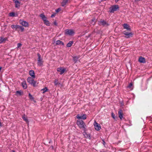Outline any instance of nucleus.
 I'll return each mask as SVG.
<instances>
[{
	"instance_id": "7ed1b4c3",
	"label": "nucleus",
	"mask_w": 152,
	"mask_h": 152,
	"mask_svg": "<svg viewBox=\"0 0 152 152\" xmlns=\"http://www.w3.org/2000/svg\"><path fill=\"white\" fill-rule=\"evenodd\" d=\"M119 9L118 5H113L110 8V11L111 13H113L114 12L116 11Z\"/></svg>"
},
{
	"instance_id": "a211bd4d",
	"label": "nucleus",
	"mask_w": 152,
	"mask_h": 152,
	"mask_svg": "<svg viewBox=\"0 0 152 152\" xmlns=\"http://www.w3.org/2000/svg\"><path fill=\"white\" fill-rule=\"evenodd\" d=\"M19 26V25H11V27L12 29L16 30L18 28Z\"/></svg>"
},
{
	"instance_id": "c03bdc74",
	"label": "nucleus",
	"mask_w": 152,
	"mask_h": 152,
	"mask_svg": "<svg viewBox=\"0 0 152 152\" xmlns=\"http://www.w3.org/2000/svg\"><path fill=\"white\" fill-rule=\"evenodd\" d=\"M103 142H104V143H105L104 141L103 140Z\"/></svg>"
},
{
	"instance_id": "f8f14e48",
	"label": "nucleus",
	"mask_w": 152,
	"mask_h": 152,
	"mask_svg": "<svg viewBox=\"0 0 152 152\" xmlns=\"http://www.w3.org/2000/svg\"><path fill=\"white\" fill-rule=\"evenodd\" d=\"M29 75L33 78H35L34 71L33 70H31L29 71Z\"/></svg>"
},
{
	"instance_id": "4468645a",
	"label": "nucleus",
	"mask_w": 152,
	"mask_h": 152,
	"mask_svg": "<svg viewBox=\"0 0 152 152\" xmlns=\"http://www.w3.org/2000/svg\"><path fill=\"white\" fill-rule=\"evenodd\" d=\"M119 117L121 119H122L123 118V112L121 110H120L118 112Z\"/></svg>"
},
{
	"instance_id": "37998d69",
	"label": "nucleus",
	"mask_w": 152,
	"mask_h": 152,
	"mask_svg": "<svg viewBox=\"0 0 152 152\" xmlns=\"http://www.w3.org/2000/svg\"><path fill=\"white\" fill-rule=\"evenodd\" d=\"M54 24L55 25H56V22H54Z\"/></svg>"
},
{
	"instance_id": "2eb2a0df",
	"label": "nucleus",
	"mask_w": 152,
	"mask_h": 152,
	"mask_svg": "<svg viewBox=\"0 0 152 152\" xmlns=\"http://www.w3.org/2000/svg\"><path fill=\"white\" fill-rule=\"evenodd\" d=\"M123 26L124 28L128 30H130L129 26L128 24H124L123 25Z\"/></svg>"
},
{
	"instance_id": "72a5a7b5",
	"label": "nucleus",
	"mask_w": 152,
	"mask_h": 152,
	"mask_svg": "<svg viewBox=\"0 0 152 152\" xmlns=\"http://www.w3.org/2000/svg\"><path fill=\"white\" fill-rule=\"evenodd\" d=\"M95 23V20H92V23H91V24L92 25H94Z\"/></svg>"
},
{
	"instance_id": "20e7f679",
	"label": "nucleus",
	"mask_w": 152,
	"mask_h": 152,
	"mask_svg": "<svg viewBox=\"0 0 152 152\" xmlns=\"http://www.w3.org/2000/svg\"><path fill=\"white\" fill-rule=\"evenodd\" d=\"M64 33L66 35L72 36L74 34L75 32L72 29H67L65 30Z\"/></svg>"
},
{
	"instance_id": "5701e85b",
	"label": "nucleus",
	"mask_w": 152,
	"mask_h": 152,
	"mask_svg": "<svg viewBox=\"0 0 152 152\" xmlns=\"http://www.w3.org/2000/svg\"><path fill=\"white\" fill-rule=\"evenodd\" d=\"M22 118L23 119L24 121H25L26 122H28V119H27V117H26V116L25 115H23L22 116Z\"/></svg>"
},
{
	"instance_id": "f704fd0d",
	"label": "nucleus",
	"mask_w": 152,
	"mask_h": 152,
	"mask_svg": "<svg viewBox=\"0 0 152 152\" xmlns=\"http://www.w3.org/2000/svg\"><path fill=\"white\" fill-rule=\"evenodd\" d=\"M54 84L55 85H56L58 84V83L57 80H55L54 81Z\"/></svg>"
},
{
	"instance_id": "b1692460",
	"label": "nucleus",
	"mask_w": 152,
	"mask_h": 152,
	"mask_svg": "<svg viewBox=\"0 0 152 152\" xmlns=\"http://www.w3.org/2000/svg\"><path fill=\"white\" fill-rule=\"evenodd\" d=\"M73 43V42L72 41H70L67 44L66 46L67 47H70L72 44Z\"/></svg>"
},
{
	"instance_id": "4c0bfd02",
	"label": "nucleus",
	"mask_w": 152,
	"mask_h": 152,
	"mask_svg": "<svg viewBox=\"0 0 152 152\" xmlns=\"http://www.w3.org/2000/svg\"><path fill=\"white\" fill-rule=\"evenodd\" d=\"M55 16V15L54 14H53L51 15V17L53 18Z\"/></svg>"
},
{
	"instance_id": "6ab92c4d",
	"label": "nucleus",
	"mask_w": 152,
	"mask_h": 152,
	"mask_svg": "<svg viewBox=\"0 0 152 152\" xmlns=\"http://www.w3.org/2000/svg\"><path fill=\"white\" fill-rule=\"evenodd\" d=\"M39 16L43 20V21L45 20H46V19H47V18L44 15V14H40L39 15Z\"/></svg>"
},
{
	"instance_id": "a19ab883",
	"label": "nucleus",
	"mask_w": 152,
	"mask_h": 152,
	"mask_svg": "<svg viewBox=\"0 0 152 152\" xmlns=\"http://www.w3.org/2000/svg\"><path fill=\"white\" fill-rule=\"evenodd\" d=\"M120 0H115V1L116 2H117L118 1H119Z\"/></svg>"
},
{
	"instance_id": "393cba45",
	"label": "nucleus",
	"mask_w": 152,
	"mask_h": 152,
	"mask_svg": "<svg viewBox=\"0 0 152 152\" xmlns=\"http://www.w3.org/2000/svg\"><path fill=\"white\" fill-rule=\"evenodd\" d=\"M9 16L11 17H14L15 16V13L14 12H12L9 14Z\"/></svg>"
},
{
	"instance_id": "f03ea898",
	"label": "nucleus",
	"mask_w": 152,
	"mask_h": 152,
	"mask_svg": "<svg viewBox=\"0 0 152 152\" xmlns=\"http://www.w3.org/2000/svg\"><path fill=\"white\" fill-rule=\"evenodd\" d=\"M34 78L33 77H29L27 78V80L30 84L33 85L34 87H36L37 86L38 83H37L36 81H34Z\"/></svg>"
},
{
	"instance_id": "9d476101",
	"label": "nucleus",
	"mask_w": 152,
	"mask_h": 152,
	"mask_svg": "<svg viewBox=\"0 0 152 152\" xmlns=\"http://www.w3.org/2000/svg\"><path fill=\"white\" fill-rule=\"evenodd\" d=\"M124 34L125 35V37L127 38L132 37L133 35V34L132 32H128L125 31L124 32Z\"/></svg>"
},
{
	"instance_id": "a878e982",
	"label": "nucleus",
	"mask_w": 152,
	"mask_h": 152,
	"mask_svg": "<svg viewBox=\"0 0 152 152\" xmlns=\"http://www.w3.org/2000/svg\"><path fill=\"white\" fill-rule=\"evenodd\" d=\"M44 23L47 26H49L50 25V23H49V21L47 19L45 20L44 21Z\"/></svg>"
},
{
	"instance_id": "9b49d317",
	"label": "nucleus",
	"mask_w": 152,
	"mask_h": 152,
	"mask_svg": "<svg viewBox=\"0 0 152 152\" xmlns=\"http://www.w3.org/2000/svg\"><path fill=\"white\" fill-rule=\"evenodd\" d=\"M14 2L15 7L17 8H19L20 5V3L18 0H13Z\"/></svg>"
},
{
	"instance_id": "f3484780",
	"label": "nucleus",
	"mask_w": 152,
	"mask_h": 152,
	"mask_svg": "<svg viewBox=\"0 0 152 152\" xmlns=\"http://www.w3.org/2000/svg\"><path fill=\"white\" fill-rule=\"evenodd\" d=\"M61 4L62 6H64L68 3V0H62Z\"/></svg>"
},
{
	"instance_id": "79ce46f5",
	"label": "nucleus",
	"mask_w": 152,
	"mask_h": 152,
	"mask_svg": "<svg viewBox=\"0 0 152 152\" xmlns=\"http://www.w3.org/2000/svg\"><path fill=\"white\" fill-rule=\"evenodd\" d=\"M11 152H15V151L13 150H12L11 151Z\"/></svg>"
},
{
	"instance_id": "c9c22d12",
	"label": "nucleus",
	"mask_w": 152,
	"mask_h": 152,
	"mask_svg": "<svg viewBox=\"0 0 152 152\" xmlns=\"http://www.w3.org/2000/svg\"><path fill=\"white\" fill-rule=\"evenodd\" d=\"M61 10V9L60 8H58L56 10V12H58L60 11Z\"/></svg>"
},
{
	"instance_id": "58836bf2",
	"label": "nucleus",
	"mask_w": 152,
	"mask_h": 152,
	"mask_svg": "<svg viewBox=\"0 0 152 152\" xmlns=\"http://www.w3.org/2000/svg\"><path fill=\"white\" fill-rule=\"evenodd\" d=\"M6 25H5V26H4V28H3V29H4H4H5V28H6Z\"/></svg>"
},
{
	"instance_id": "dca6fc26",
	"label": "nucleus",
	"mask_w": 152,
	"mask_h": 152,
	"mask_svg": "<svg viewBox=\"0 0 152 152\" xmlns=\"http://www.w3.org/2000/svg\"><path fill=\"white\" fill-rule=\"evenodd\" d=\"M84 136L86 138L90 139L91 138L90 135L89 134H87L86 132H84L83 133Z\"/></svg>"
},
{
	"instance_id": "2f4dec72",
	"label": "nucleus",
	"mask_w": 152,
	"mask_h": 152,
	"mask_svg": "<svg viewBox=\"0 0 152 152\" xmlns=\"http://www.w3.org/2000/svg\"><path fill=\"white\" fill-rule=\"evenodd\" d=\"M28 96L29 98L31 99H33V98L31 94L30 93H29L28 94Z\"/></svg>"
},
{
	"instance_id": "cd10ccee",
	"label": "nucleus",
	"mask_w": 152,
	"mask_h": 152,
	"mask_svg": "<svg viewBox=\"0 0 152 152\" xmlns=\"http://www.w3.org/2000/svg\"><path fill=\"white\" fill-rule=\"evenodd\" d=\"M7 40V38H1V43L4 42Z\"/></svg>"
},
{
	"instance_id": "473e14b6",
	"label": "nucleus",
	"mask_w": 152,
	"mask_h": 152,
	"mask_svg": "<svg viewBox=\"0 0 152 152\" xmlns=\"http://www.w3.org/2000/svg\"><path fill=\"white\" fill-rule=\"evenodd\" d=\"M22 45V44L20 43H18L17 45V48H20Z\"/></svg>"
},
{
	"instance_id": "c85d7f7f",
	"label": "nucleus",
	"mask_w": 152,
	"mask_h": 152,
	"mask_svg": "<svg viewBox=\"0 0 152 152\" xmlns=\"http://www.w3.org/2000/svg\"><path fill=\"white\" fill-rule=\"evenodd\" d=\"M132 84V83H130L128 86V88H129L131 90L133 89Z\"/></svg>"
},
{
	"instance_id": "39448f33",
	"label": "nucleus",
	"mask_w": 152,
	"mask_h": 152,
	"mask_svg": "<svg viewBox=\"0 0 152 152\" xmlns=\"http://www.w3.org/2000/svg\"><path fill=\"white\" fill-rule=\"evenodd\" d=\"M57 70L60 75H62L66 71V69L64 67H59L57 68Z\"/></svg>"
},
{
	"instance_id": "bb28decb",
	"label": "nucleus",
	"mask_w": 152,
	"mask_h": 152,
	"mask_svg": "<svg viewBox=\"0 0 152 152\" xmlns=\"http://www.w3.org/2000/svg\"><path fill=\"white\" fill-rule=\"evenodd\" d=\"M100 23L103 25H108L106 22L104 20L101 21L100 22Z\"/></svg>"
},
{
	"instance_id": "7c9ffc66",
	"label": "nucleus",
	"mask_w": 152,
	"mask_h": 152,
	"mask_svg": "<svg viewBox=\"0 0 152 152\" xmlns=\"http://www.w3.org/2000/svg\"><path fill=\"white\" fill-rule=\"evenodd\" d=\"M48 89H47V88L45 87V88H44L41 90V91H42L43 93H44L46 91H47Z\"/></svg>"
},
{
	"instance_id": "f257e3e1",
	"label": "nucleus",
	"mask_w": 152,
	"mask_h": 152,
	"mask_svg": "<svg viewBox=\"0 0 152 152\" xmlns=\"http://www.w3.org/2000/svg\"><path fill=\"white\" fill-rule=\"evenodd\" d=\"M77 124L80 129H82L84 131H85L86 126L83 121L80 120H77Z\"/></svg>"
},
{
	"instance_id": "e433bc0d",
	"label": "nucleus",
	"mask_w": 152,
	"mask_h": 152,
	"mask_svg": "<svg viewBox=\"0 0 152 152\" xmlns=\"http://www.w3.org/2000/svg\"><path fill=\"white\" fill-rule=\"evenodd\" d=\"M112 117L114 119H115V115L113 113H112Z\"/></svg>"
},
{
	"instance_id": "0eeeda50",
	"label": "nucleus",
	"mask_w": 152,
	"mask_h": 152,
	"mask_svg": "<svg viewBox=\"0 0 152 152\" xmlns=\"http://www.w3.org/2000/svg\"><path fill=\"white\" fill-rule=\"evenodd\" d=\"M19 22L23 26L26 27H28V24L27 22L24 21L22 20H20Z\"/></svg>"
},
{
	"instance_id": "423d86ee",
	"label": "nucleus",
	"mask_w": 152,
	"mask_h": 152,
	"mask_svg": "<svg viewBox=\"0 0 152 152\" xmlns=\"http://www.w3.org/2000/svg\"><path fill=\"white\" fill-rule=\"evenodd\" d=\"M37 56L38 57L37 63V65L38 66H42L43 62L42 59L41 58V56L39 53L37 54Z\"/></svg>"
},
{
	"instance_id": "6e6552de",
	"label": "nucleus",
	"mask_w": 152,
	"mask_h": 152,
	"mask_svg": "<svg viewBox=\"0 0 152 152\" xmlns=\"http://www.w3.org/2000/svg\"><path fill=\"white\" fill-rule=\"evenodd\" d=\"M94 124L95 129L96 130L99 131L101 129V127L100 124L97 123L96 121H94Z\"/></svg>"
},
{
	"instance_id": "4be33fe9",
	"label": "nucleus",
	"mask_w": 152,
	"mask_h": 152,
	"mask_svg": "<svg viewBox=\"0 0 152 152\" xmlns=\"http://www.w3.org/2000/svg\"><path fill=\"white\" fill-rule=\"evenodd\" d=\"M16 93L17 95H21L23 94V92L21 91H17Z\"/></svg>"
},
{
	"instance_id": "1a4fd4ad",
	"label": "nucleus",
	"mask_w": 152,
	"mask_h": 152,
	"mask_svg": "<svg viewBox=\"0 0 152 152\" xmlns=\"http://www.w3.org/2000/svg\"><path fill=\"white\" fill-rule=\"evenodd\" d=\"M77 118L85 120L86 118V115L85 114H78L76 116Z\"/></svg>"
},
{
	"instance_id": "412c9836",
	"label": "nucleus",
	"mask_w": 152,
	"mask_h": 152,
	"mask_svg": "<svg viewBox=\"0 0 152 152\" xmlns=\"http://www.w3.org/2000/svg\"><path fill=\"white\" fill-rule=\"evenodd\" d=\"M56 45H64V43L61 41L58 40L56 41Z\"/></svg>"
},
{
	"instance_id": "ea45409f",
	"label": "nucleus",
	"mask_w": 152,
	"mask_h": 152,
	"mask_svg": "<svg viewBox=\"0 0 152 152\" xmlns=\"http://www.w3.org/2000/svg\"><path fill=\"white\" fill-rule=\"evenodd\" d=\"M75 58L77 59V58L76 57H75L74 58V60H75Z\"/></svg>"
},
{
	"instance_id": "c756f323",
	"label": "nucleus",
	"mask_w": 152,
	"mask_h": 152,
	"mask_svg": "<svg viewBox=\"0 0 152 152\" xmlns=\"http://www.w3.org/2000/svg\"><path fill=\"white\" fill-rule=\"evenodd\" d=\"M18 28L20 29L22 32L24 30V28L23 27L20 26H19Z\"/></svg>"
},
{
	"instance_id": "ddd939ff",
	"label": "nucleus",
	"mask_w": 152,
	"mask_h": 152,
	"mask_svg": "<svg viewBox=\"0 0 152 152\" xmlns=\"http://www.w3.org/2000/svg\"><path fill=\"white\" fill-rule=\"evenodd\" d=\"M139 61L141 63H145V58L142 57H140L139 59Z\"/></svg>"
},
{
	"instance_id": "aec40b11",
	"label": "nucleus",
	"mask_w": 152,
	"mask_h": 152,
	"mask_svg": "<svg viewBox=\"0 0 152 152\" xmlns=\"http://www.w3.org/2000/svg\"><path fill=\"white\" fill-rule=\"evenodd\" d=\"M21 84L23 88L24 89H25L27 88V86L26 82L25 81H24Z\"/></svg>"
}]
</instances>
